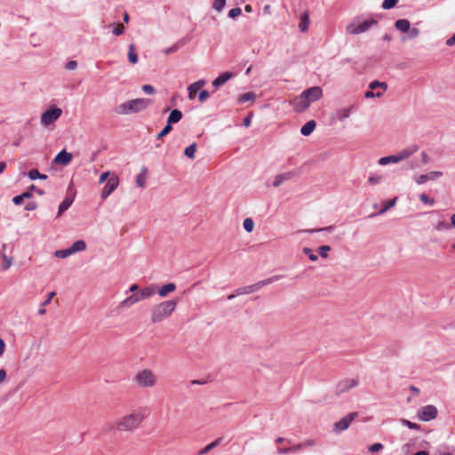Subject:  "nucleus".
<instances>
[{
    "label": "nucleus",
    "mask_w": 455,
    "mask_h": 455,
    "mask_svg": "<svg viewBox=\"0 0 455 455\" xmlns=\"http://www.w3.org/2000/svg\"><path fill=\"white\" fill-rule=\"evenodd\" d=\"M322 96V89L318 86L311 87L304 91L299 97H297L293 104L298 112L304 111L311 102L317 100Z\"/></svg>",
    "instance_id": "nucleus-1"
},
{
    "label": "nucleus",
    "mask_w": 455,
    "mask_h": 455,
    "mask_svg": "<svg viewBox=\"0 0 455 455\" xmlns=\"http://www.w3.org/2000/svg\"><path fill=\"white\" fill-rule=\"evenodd\" d=\"M177 302L175 300H166L156 305L151 309L152 323H159L169 317L175 310Z\"/></svg>",
    "instance_id": "nucleus-2"
},
{
    "label": "nucleus",
    "mask_w": 455,
    "mask_h": 455,
    "mask_svg": "<svg viewBox=\"0 0 455 455\" xmlns=\"http://www.w3.org/2000/svg\"><path fill=\"white\" fill-rule=\"evenodd\" d=\"M282 278H283V275H273L265 280L259 281L253 284L237 288L233 294H230L228 296V299L231 300L239 295L253 293V292L257 291L258 290L261 289L263 286H265L267 284L273 283L274 282H276Z\"/></svg>",
    "instance_id": "nucleus-3"
},
{
    "label": "nucleus",
    "mask_w": 455,
    "mask_h": 455,
    "mask_svg": "<svg viewBox=\"0 0 455 455\" xmlns=\"http://www.w3.org/2000/svg\"><path fill=\"white\" fill-rule=\"evenodd\" d=\"M144 418L145 415L141 412L126 415L117 422V428L124 431H132L139 427Z\"/></svg>",
    "instance_id": "nucleus-4"
},
{
    "label": "nucleus",
    "mask_w": 455,
    "mask_h": 455,
    "mask_svg": "<svg viewBox=\"0 0 455 455\" xmlns=\"http://www.w3.org/2000/svg\"><path fill=\"white\" fill-rule=\"evenodd\" d=\"M418 149H419L418 146L411 145V147L398 152L395 155H391V156H383V157L379 158V164L380 165H387L389 164L399 163V162L410 157L411 155H413L415 152H417Z\"/></svg>",
    "instance_id": "nucleus-5"
},
{
    "label": "nucleus",
    "mask_w": 455,
    "mask_h": 455,
    "mask_svg": "<svg viewBox=\"0 0 455 455\" xmlns=\"http://www.w3.org/2000/svg\"><path fill=\"white\" fill-rule=\"evenodd\" d=\"M133 381L140 387L148 388L156 385V377L151 370L144 369L133 377Z\"/></svg>",
    "instance_id": "nucleus-6"
},
{
    "label": "nucleus",
    "mask_w": 455,
    "mask_h": 455,
    "mask_svg": "<svg viewBox=\"0 0 455 455\" xmlns=\"http://www.w3.org/2000/svg\"><path fill=\"white\" fill-rule=\"evenodd\" d=\"M150 100L147 99H136L121 105L123 112L127 113L130 111L140 112L144 110L149 104Z\"/></svg>",
    "instance_id": "nucleus-7"
},
{
    "label": "nucleus",
    "mask_w": 455,
    "mask_h": 455,
    "mask_svg": "<svg viewBox=\"0 0 455 455\" xmlns=\"http://www.w3.org/2000/svg\"><path fill=\"white\" fill-rule=\"evenodd\" d=\"M377 20L371 19L362 23H351L347 26V32L352 35H357L367 31L371 26L376 25Z\"/></svg>",
    "instance_id": "nucleus-8"
},
{
    "label": "nucleus",
    "mask_w": 455,
    "mask_h": 455,
    "mask_svg": "<svg viewBox=\"0 0 455 455\" xmlns=\"http://www.w3.org/2000/svg\"><path fill=\"white\" fill-rule=\"evenodd\" d=\"M118 185V177L116 174L111 175L101 190L100 198L106 200L117 188Z\"/></svg>",
    "instance_id": "nucleus-9"
},
{
    "label": "nucleus",
    "mask_w": 455,
    "mask_h": 455,
    "mask_svg": "<svg viewBox=\"0 0 455 455\" xmlns=\"http://www.w3.org/2000/svg\"><path fill=\"white\" fill-rule=\"evenodd\" d=\"M357 412H350L334 423V431L340 433L349 427L351 422L357 417Z\"/></svg>",
    "instance_id": "nucleus-10"
},
{
    "label": "nucleus",
    "mask_w": 455,
    "mask_h": 455,
    "mask_svg": "<svg viewBox=\"0 0 455 455\" xmlns=\"http://www.w3.org/2000/svg\"><path fill=\"white\" fill-rule=\"evenodd\" d=\"M438 411L435 405H426L420 410L419 418L423 421H430L437 417Z\"/></svg>",
    "instance_id": "nucleus-11"
},
{
    "label": "nucleus",
    "mask_w": 455,
    "mask_h": 455,
    "mask_svg": "<svg viewBox=\"0 0 455 455\" xmlns=\"http://www.w3.org/2000/svg\"><path fill=\"white\" fill-rule=\"evenodd\" d=\"M183 116H168L167 124L162 129V131L157 134V140H162L164 137H165L167 134L170 133V132L172 130V124H176L180 121Z\"/></svg>",
    "instance_id": "nucleus-12"
},
{
    "label": "nucleus",
    "mask_w": 455,
    "mask_h": 455,
    "mask_svg": "<svg viewBox=\"0 0 455 455\" xmlns=\"http://www.w3.org/2000/svg\"><path fill=\"white\" fill-rule=\"evenodd\" d=\"M358 385V381L355 379H347L339 381L336 387L337 394H341L347 392L351 388L356 387Z\"/></svg>",
    "instance_id": "nucleus-13"
},
{
    "label": "nucleus",
    "mask_w": 455,
    "mask_h": 455,
    "mask_svg": "<svg viewBox=\"0 0 455 455\" xmlns=\"http://www.w3.org/2000/svg\"><path fill=\"white\" fill-rule=\"evenodd\" d=\"M443 175L441 172H430L427 174H420L415 178V181L417 184L421 185L426 183L427 180H434Z\"/></svg>",
    "instance_id": "nucleus-14"
},
{
    "label": "nucleus",
    "mask_w": 455,
    "mask_h": 455,
    "mask_svg": "<svg viewBox=\"0 0 455 455\" xmlns=\"http://www.w3.org/2000/svg\"><path fill=\"white\" fill-rule=\"evenodd\" d=\"M72 154L67 152L65 149L61 150L57 154L54 158V162L59 164L68 165L72 160Z\"/></svg>",
    "instance_id": "nucleus-15"
},
{
    "label": "nucleus",
    "mask_w": 455,
    "mask_h": 455,
    "mask_svg": "<svg viewBox=\"0 0 455 455\" xmlns=\"http://www.w3.org/2000/svg\"><path fill=\"white\" fill-rule=\"evenodd\" d=\"M294 175H295V172H283V173H281V174H277L275 177V180H274V182H273V186L275 188H278L284 181H287V180H291Z\"/></svg>",
    "instance_id": "nucleus-16"
},
{
    "label": "nucleus",
    "mask_w": 455,
    "mask_h": 455,
    "mask_svg": "<svg viewBox=\"0 0 455 455\" xmlns=\"http://www.w3.org/2000/svg\"><path fill=\"white\" fill-rule=\"evenodd\" d=\"M74 200H75V195L68 194L65 196L64 200L59 205L58 215H60L65 211H67L71 206V204H73Z\"/></svg>",
    "instance_id": "nucleus-17"
},
{
    "label": "nucleus",
    "mask_w": 455,
    "mask_h": 455,
    "mask_svg": "<svg viewBox=\"0 0 455 455\" xmlns=\"http://www.w3.org/2000/svg\"><path fill=\"white\" fill-rule=\"evenodd\" d=\"M60 116H41V124L44 127L52 130L54 123Z\"/></svg>",
    "instance_id": "nucleus-18"
},
{
    "label": "nucleus",
    "mask_w": 455,
    "mask_h": 455,
    "mask_svg": "<svg viewBox=\"0 0 455 455\" xmlns=\"http://www.w3.org/2000/svg\"><path fill=\"white\" fill-rule=\"evenodd\" d=\"M176 290V284L174 283H168L160 287L157 291V293L160 297H166L170 292H172Z\"/></svg>",
    "instance_id": "nucleus-19"
},
{
    "label": "nucleus",
    "mask_w": 455,
    "mask_h": 455,
    "mask_svg": "<svg viewBox=\"0 0 455 455\" xmlns=\"http://www.w3.org/2000/svg\"><path fill=\"white\" fill-rule=\"evenodd\" d=\"M203 85H204V82L199 81V82H196L188 86V97L190 100H193L196 98L198 91L201 90Z\"/></svg>",
    "instance_id": "nucleus-20"
},
{
    "label": "nucleus",
    "mask_w": 455,
    "mask_h": 455,
    "mask_svg": "<svg viewBox=\"0 0 455 455\" xmlns=\"http://www.w3.org/2000/svg\"><path fill=\"white\" fill-rule=\"evenodd\" d=\"M315 126V121L310 120L301 127L300 132L303 136H309L314 132Z\"/></svg>",
    "instance_id": "nucleus-21"
},
{
    "label": "nucleus",
    "mask_w": 455,
    "mask_h": 455,
    "mask_svg": "<svg viewBox=\"0 0 455 455\" xmlns=\"http://www.w3.org/2000/svg\"><path fill=\"white\" fill-rule=\"evenodd\" d=\"M231 77H232L231 73H228V72L222 73L212 82V85L214 87H219V86L224 84L226 82H228Z\"/></svg>",
    "instance_id": "nucleus-22"
},
{
    "label": "nucleus",
    "mask_w": 455,
    "mask_h": 455,
    "mask_svg": "<svg viewBox=\"0 0 455 455\" xmlns=\"http://www.w3.org/2000/svg\"><path fill=\"white\" fill-rule=\"evenodd\" d=\"M148 174V169L146 166L141 168L140 172L136 177V184L138 187L143 188L146 184V179Z\"/></svg>",
    "instance_id": "nucleus-23"
},
{
    "label": "nucleus",
    "mask_w": 455,
    "mask_h": 455,
    "mask_svg": "<svg viewBox=\"0 0 455 455\" xmlns=\"http://www.w3.org/2000/svg\"><path fill=\"white\" fill-rule=\"evenodd\" d=\"M395 27L401 32H408L410 30L411 24L408 20L401 19L395 21Z\"/></svg>",
    "instance_id": "nucleus-24"
},
{
    "label": "nucleus",
    "mask_w": 455,
    "mask_h": 455,
    "mask_svg": "<svg viewBox=\"0 0 455 455\" xmlns=\"http://www.w3.org/2000/svg\"><path fill=\"white\" fill-rule=\"evenodd\" d=\"M71 252L74 254L78 251H83L86 249V243L84 240H77L69 247Z\"/></svg>",
    "instance_id": "nucleus-25"
},
{
    "label": "nucleus",
    "mask_w": 455,
    "mask_h": 455,
    "mask_svg": "<svg viewBox=\"0 0 455 455\" xmlns=\"http://www.w3.org/2000/svg\"><path fill=\"white\" fill-rule=\"evenodd\" d=\"M140 299L139 293H134L129 297H127L123 302L122 305L124 307H131L135 303L139 302Z\"/></svg>",
    "instance_id": "nucleus-26"
},
{
    "label": "nucleus",
    "mask_w": 455,
    "mask_h": 455,
    "mask_svg": "<svg viewBox=\"0 0 455 455\" xmlns=\"http://www.w3.org/2000/svg\"><path fill=\"white\" fill-rule=\"evenodd\" d=\"M156 293V289L155 287L153 286H148L144 289H142L140 292H139V295H140V299H148L149 297H151L152 295H154Z\"/></svg>",
    "instance_id": "nucleus-27"
},
{
    "label": "nucleus",
    "mask_w": 455,
    "mask_h": 455,
    "mask_svg": "<svg viewBox=\"0 0 455 455\" xmlns=\"http://www.w3.org/2000/svg\"><path fill=\"white\" fill-rule=\"evenodd\" d=\"M32 197L30 191H25L20 195L15 196L12 198V202L15 205H20L23 202L24 199H29Z\"/></svg>",
    "instance_id": "nucleus-28"
},
{
    "label": "nucleus",
    "mask_w": 455,
    "mask_h": 455,
    "mask_svg": "<svg viewBox=\"0 0 455 455\" xmlns=\"http://www.w3.org/2000/svg\"><path fill=\"white\" fill-rule=\"evenodd\" d=\"M128 60L131 63L136 64L138 62V54L134 44L129 45Z\"/></svg>",
    "instance_id": "nucleus-29"
},
{
    "label": "nucleus",
    "mask_w": 455,
    "mask_h": 455,
    "mask_svg": "<svg viewBox=\"0 0 455 455\" xmlns=\"http://www.w3.org/2000/svg\"><path fill=\"white\" fill-rule=\"evenodd\" d=\"M55 292L54 291H52L48 294V297L47 299L40 305V308L38 309V314L39 315H44L46 310H45V307L50 304L51 300L52 299V298L55 296Z\"/></svg>",
    "instance_id": "nucleus-30"
},
{
    "label": "nucleus",
    "mask_w": 455,
    "mask_h": 455,
    "mask_svg": "<svg viewBox=\"0 0 455 455\" xmlns=\"http://www.w3.org/2000/svg\"><path fill=\"white\" fill-rule=\"evenodd\" d=\"M397 197L393 198L392 200L388 202H384L381 209L377 213L379 215L384 214L387 211H388L390 208H392L395 203H396Z\"/></svg>",
    "instance_id": "nucleus-31"
},
{
    "label": "nucleus",
    "mask_w": 455,
    "mask_h": 455,
    "mask_svg": "<svg viewBox=\"0 0 455 455\" xmlns=\"http://www.w3.org/2000/svg\"><path fill=\"white\" fill-rule=\"evenodd\" d=\"M309 17L307 13H304L300 19L299 28L302 32H306L308 29Z\"/></svg>",
    "instance_id": "nucleus-32"
},
{
    "label": "nucleus",
    "mask_w": 455,
    "mask_h": 455,
    "mask_svg": "<svg viewBox=\"0 0 455 455\" xmlns=\"http://www.w3.org/2000/svg\"><path fill=\"white\" fill-rule=\"evenodd\" d=\"M369 89L372 92L380 89V92H385L387 90V84L385 83H380L378 81H373L370 84Z\"/></svg>",
    "instance_id": "nucleus-33"
},
{
    "label": "nucleus",
    "mask_w": 455,
    "mask_h": 455,
    "mask_svg": "<svg viewBox=\"0 0 455 455\" xmlns=\"http://www.w3.org/2000/svg\"><path fill=\"white\" fill-rule=\"evenodd\" d=\"M256 95L254 92H247L241 95L238 99L239 103H245L248 101H253Z\"/></svg>",
    "instance_id": "nucleus-34"
},
{
    "label": "nucleus",
    "mask_w": 455,
    "mask_h": 455,
    "mask_svg": "<svg viewBox=\"0 0 455 455\" xmlns=\"http://www.w3.org/2000/svg\"><path fill=\"white\" fill-rule=\"evenodd\" d=\"M196 151V144L193 143L186 148L184 154L188 158L193 159L195 157Z\"/></svg>",
    "instance_id": "nucleus-35"
},
{
    "label": "nucleus",
    "mask_w": 455,
    "mask_h": 455,
    "mask_svg": "<svg viewBox=\"0 0 455 455\" xmlns=\"http://www.w3.org/2000/svg\"><path fill=\"white\" fill-rule=\"evenodd\" d=\"M451 227V222L448 223L446 221L442 220L437 222V224L435 226V229L437 231H444L450 229Z\"/></svg>",
    "instance_id": "nucleus-36"
},
{
    "label": "nucleus",
    "mask_w": 455,
    "mask_h": 455,
    "mask_svg": "<svg viewBox=\"0 0 455 455\" xmlns=\"http://www.w3.org/2000/svg\"><path fill=\"white\" fill-rule=\"evenodd\" d=\"M73 253L71 252V250L70 248H67V249H63V250H58L55 251V256L57 258H61V259H64V258H67L70 255H72Z\"/></svg>",
    "instance_id": "nucleus-37"
},
{
    "label": "nucleus",
    "mask_w": 455,
    "mask_h": 455,
    "mask_svg": "<svg viewBox=\"0 0 455 455\" xmlns=\"http://www.w3.org/2000/svg\"><path fill=\"white\" fill-rule=\"evenodd\" d=\"M243 226L244 230L250 233L253 230L254 222L251 219L247 218L243 220Z\"/></svg>",
    "instance_id": "nucleus-38"
},
{
    "label": "nucleus",
    "mask_w": 455,
    "mask_h": 455,
    "mask_svg": "<svg viewBox=\"0 0 455 455\" xmlns=\"http://www.w3.org/2000/svg\"><path fill=\"white\" fill-rule=\"evenodd\" d=\"M402 424L412 430H419L420 429V426L419 424L411 422L408 419H403Z\"/></svg>",
    "instance_id": "nucleus-39"
},
{
    "label": "nucleus",
    "mask_w": 455,
    "mask_h": 455,
    "mask_svg": "<svg viewBox=\"0 0 455 455\" xmlns=\"http://www.w3.org/2000/svg\"><path fill=\"white\" fill-rule=\"evenodd\" d=\"M226 4V0H214L212 8L218 12H221Z\"/></svg>",
    "instance_id": "nucleus-40"
},
{
    "label": "nucleus",
    "mask_w": 455,
    "mask_h": 455,
    "mask_svg": "<svg viewBox=\"0 0 455 455\" xmlns=\"http://www.w3.org/2000/svg\"><path fill=\"white\" fill-rule=\"evenodd\" d=\"M382 180V176L379 174H371L368 178V182L376 185L379 184Z\"/></svg>",
    "instance_id": "nucleus-41"
},
{
    "label": "nucleus",
    "mask_w": 455,
    "mask_h": 455,
    "mask_svg": "<svg viewBox=\"0 0 455 455\" xmlns=\"http://www.w3.org/2000/svg\"><path fill=\"white\" fill-rule=\"evenodd\" d=\"M303 252L308 256V259L311 260V261H316L318 259V257L316 254H315L313 252V251L310 249V248H307V247H305L303 249Z\"/></svg>",
    "instance_id": "nucleus-42"
},
{
    "label": "nucleus",
    "mask_w": 455,
    "mask_h": 455,
    "mask_svg": "<svg viewBox=\"0 0 455 455\" xmlns=\"http://www.w3.org/2000/svg\"><path fill=\"white\" fill-rule=\"evenodd\" d=\"M399 0H384L382 3V8L385 10H388L396 5Z\"/></svg>",
    "instance_id": "nucleus-43"
},
{
    "label": "nucleus",
    "mask_w": 455,
    "mask_h": 455,
    "mask_svg": "<svg viewBox=\"0 0 455 455\" xmlns=\"http://www.w3.org/2000/svg\"><path fill=\"white\" fill-rule=\"evenodd\" d=\"M331 251V247L329 245H322L318 248V252L322 258H327L328 252Z\"/></svg>",
    "instance_id": "nucleus-44"
},
{
    "label": "nucleus",
    "mask_w": 455,
    "mask_h": 455,
    "mask_svg": "<svg viewBox=\"0 0 455 455\" xmlns=\"http://www.w3.org/2000/svg\"><path fill=\"white\" fill-rule=\"evenodd\" d=\"M419 200L426 204L433 205L435 204V200L433 198H429L427 195L421 194L419 195Z\"/></svg>",
    "instance_id": "nucleus-45"
},
{
    "label": "nucleus",
    "mask_w": 455,
    "mask_h": 455,
    "mask_svg": "<svg viewBox=\"0 0 455 455\" xmlns=\"http://www.w3.org/2000/svg\"><path fill=\"white\" fill-rule=\"evenodd\" d=\"M28 177L31 180H37L38 177H41V173L39 172V171L37 169H32L30 170L28 172Z\"/></svg>",
    "instance_id": "nucleus-46"
},
{
    "label": "nucleus",
    "mask_w": 455,
    "mask_h": 455,
    "mask_svg": "<svg viewBox=\"0 0 455 455\" xmlns=\"http://www.w3.org/2000/svg\"><path fill=\"white\" fill-rule=\"evenodd\" d=\"M384 448L383 444L380 443H375L369 446V451L371 452H378Z\"/></svg>",
    "instance_id": "nucleus-47"
},
{
    "label": "nucleus",
    "mask_w": 455,
    "mask_h": 455,
    "mask_svg": "<svg viewBox=\"0 0 455 455\" xmlns=\"http://www.w3.org/2000/svg\"><path fill=\"white\" fill-rule=\"evenodd\" d=\"M241 13H242V10H241V8H239V7H235V8L231 9V10L228 12V16H229L230 18L235 19V18L238 17Z\"/></svg>",
    "instance_id": "nucleus-48"
},
{
    "label": "nucleus",
    "mask_w": 455,
    "mask_h": 455,
    "mask_svg": "<svg viewBox=\"0 0 455 455\" xmlns=\"http://www.w3.org/2000/svg\"><path fill=\"white\" fill-rule=\"evenodd\" d=\"M334 230V227L333 226H328V227H325V228H317V229H309L307 230V232L309 233H315V232H332Z\"/></svg>",
    "instance_id": "nucleus-49"
},
{
    "label": "nucleus",
    "mask_w": 455,
    "mask_h": 455,
    "mask_svg": "<svg viewBox=\"0 0 455 455\" xmlns=\"http://www.w3.org/2000/svg\"><path fill=\"white\" fill-rule=\"evenodd\" d=\"M124 32V26L121 23L117 24L113 29V34L116 36H121Z\"/></svg>",
    "instance_id": "nucleus-50"
},
{
    "label": "nucleus",
    "mask_w": 455,
    "mask_h": 455,
    "mask_svg": "<svg viewBox=\"0 0 455 455\" xmlns=\"http://www.w3.org/2000/svg\"><path fill=\"white\" fill-rule=\"evenodd\" d=\"M3 259L4 263L3 264L2 267L4 270H7L12 265V259L8 258L5 254L3 255Z\"/></svg>",
    "instance_id": "nucleus-51"
},
{
    "label": "nucleus",
    "mask_w": 455,
    "mask_h": 455,
    "mask_svg": "<svg viewBox=\"0 0 455 455\" xmlns=\"http://www.w3.org/2000/svg\"><path fill=\"white\" fill-rule=\"evenodd\" d=\"M142 91L147 94H154L155 93V88L150 84H144L142 86Z\"/></svg>",
    "instance_id": "nucleus-52"
},
{
    "label": "nucleus",
    "mask_w": 455,
    "mask_h": 455,
    "mask_svg": "<svg viewBox=\"0 0 455 455\" xmlns=\"http://www.w3.org/2000/svg\"><path fill=\"white\" fill-rule=\"evenodd\" d=\"M180 47V43H177V44H173L172 47L165 49L164 53L170 54V53L175 52Z\"/></svg>",
    "instance_id": "nucleus-53"
},
{
    "label": "nucleus",
    "mask_w": 455,
    "mask_h": 455,
    "mask_svg": "<svg viewBox=\"0 0 455 455\" xmlns=\"http://www.w3.org/2000/svg\"><path fill=\"white\" fill-rule=\"evenodd\" d=\"M43 114H62V110L57 107H52L45 110Z\"/></svg>",
    "instance_id": "nucleus-54"
},
{
    "label": "nucleus",
    "mask_w": 455,
    "mask_h": 455,
    "mask_svg": "<svg viewBox=\"0 0 455 455\" xmlns=\"http://www.w3.org/2000/svg\"><path fill=\"white\" fill-rule=\"evenodd\" d=\"M110 177V172H104L100 174V179H99V183H104L105 181H108V180L109 179Z\"/></svg>",
    "instance_id": "nucleus-55"
},
{
    "label": "nucleus",
    "mask_w": 455,
    "mask_h": 455,
    "mask_svg": "<svg viewBox=\"0 0 455 455\" xmlns=\"http://www.w3.org/2000/svg\"><path fill=\"white\" fill-rule=\"evenodd\" d=\"M382 95V92L380 91H377L376 92L369 90L365 92L364 96L366 98H371V97H374V96H377V97H380Z\"/></svg>",
    "instance_id": "nucleus-56"
},
{
    "label": "nucleus",
    "mask_w": 455,
    "mask_h": 455,
    "mask_svg": "<svg viewBox=\"0 0 455 455\" xmlns=\"http://www.w3.org/2000/svg\"><path fill=\"white\" fill-rule=\"evenodd\" d=\"M212 449H213V445H212V443H209L204 448L198 451L197 455H204V454L208 453L210 451H212Z\"/></svg>",
    "instance_id": "nucleus-57"
},
{
    "label": "nucleus",
    "mask_w": 455,
    "mask_h": 455,
    "mask_svg": "<svg viewBox=\"0 0 455 455\" xmlns=\"http://www.w3.org/2000/svg\"><path fill=\"white\" fill-rule=\"evenodd\" d=\"M28 191H30L31 195L34 194V191L37 193L39 196L44 195V191L43 189L37 188L35 185H31Z\"/></svg>",
    "instance_id": "nucleus-58"
},
{
    "label": "nucleus",
    "mask_w": 455,
    "mask_h": 455,
    "mask_svg": "<svg viewBox=\"0 0 455 455\" xmlns=\"http://www.w3.org/2000/svg\"><path fill=\"white\" fill-rule=\"evenodd\" d=\"M37 208V204L36 202H29L25 205V210L28 212L34 211Z\"/></svg>",
    "instance_id": "nucleus-59"
},
{
    "label": "nucleus",
    "mask_w": 455,
    "mask_h": 455,
    "mask_svg": "<svg viewBox=\"0 0 455 455\" xmlns=\"http://www.w3.org/2000/svg\"><path fill=\"white\" fill-rule=\"evenodd\" d=\"M209 98V92L205 90L202 91L200 93H199V100L201 102H204L205 100H207Z\"/></svg>",
    "instance_id": "nucleus-60"
},
{
    "label": "nucleus",
    "mask_w": 455,
    "mask_h": 455,
    "mask_svg": "<svg viewBox=\"0 0 455 455\" xmlns=\"http://www.w3.org/2000/svg\"><path fill=\"white\" fill-rule=\"evenodd\" d=\"M302 443V445H303V448H304V449H306V448H307V447H313V446H315V440H313V439H309V440H307V441H306V442H303V443Z\"/></svg>",
    "instance_id": "nucleus-61"
},
{
    "label": "nucleus",
    "mask_w": 455,
    "mask_h": 455,
    "mask_svg": "<svg viewBox=\"0 0 455 455\" xmlns=\"http://www.w3.org/2000/svg\"><path fill=\"white\" fill-rule=\"evenodd\" d=\"M77 67V63L75 60H70L66 64V68L68 70L75 69Z\"/></svg>",
    "instance_id": "nucleus-62"
},
{
    "label": "nucleus",
    "mask_w": 455,
    "mask_h": 455,
    "mask_svg": "<svg viewBox=\"0 0 455 455\" xmlns=\"http://www.w3.org/2000/svg\"><path fill=\"white\" fill-rule=\"evenodd\" d=\"M277 452L279 454H288L291 452V447L278 448Z\"/></svg>",
    "instance_id": "nucleus-63"
},
{
    "label": "nucleus",
    "mask_w": 455,
    "mask_h": 455,
    "mask_svg": "<svg viewBox=\"0 0 455 455\" xmlns=\"http://www.w3.org/2000/svg\"><path fill=\"white\" fill-rule=\"evenodd\" d=\"M251 116H246L243 120V125L245 127H249L251 123Z\"/></svg>",
    "instance_id": "nucleus-64"
}]
</instances>
